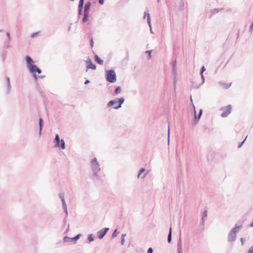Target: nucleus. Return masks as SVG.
<instances>
[{
  "mask_svg": "<svg viewBox=\"0 0 253 253\" xmlns=\"http://www.w3.org/2000/svg\"><path fill=\"white\" fill-rule=\"evenodd\" d=\"M25 59L27 66L30 73L33 74L36 73L40 74L42 73V70L34 64V61L30 56H26Z\"/></svg>",
  "mask_w": 253,
  "mask_h": 253,
  "instance_id": "nucleus-1",
  "label": "nucleus"
},
{
  "mask_svg": "<svg viewBox=\"0 0 253 253\" xmlns=\"http://www.w3.org/2000/svg\"><path fill=\"white\" fill-rule=\"evenodd\" d=\"M90 166L93 172V175L96 177V178L98 180H102V177L100 176L98 172L100 170V165L99 163L97 161V159L96 158H94L90 161Z\"/></svg>",
  "mask_w": 253,
  "mask_h": 253,
  "instance_id": "nucleus-2",
  "label": "nucleus"
},
{
  "mask_svg": "<svg viewBox=\"0 0 253 253\" xmlns=\"http://www.w3.org/2000/svg\"><path fill=\"white\" fill-rule=\"evenodd\" d=\"M125 102V99L123 97L120 98H115L109 101L107 104V107H113L114 109L118 110L121 108L122 105Z\"/></svg>",
  "mask_w": 253,
  "mask_h": 253,
  "instance_id": "nucleus-3",
  "label": "nucleus"
},
{
  "mask_svg": "<svg viewBox=\"0 0 253 253\" xmlns=\"http://www.w3.org/2000/svg\"><path fill=\"white\" fill-rule=\"evenodd\" d=\"M242 227V225H237L236 224L235 227L232 228L228 233V242H233L236 240L237 233L239 231Z\"/></svg>",
  "mask_w": 253,
  "mask_h": 253,
  "instance_id": "nucleus-4",
  "label": "nucleus"
},
{
  "mask_svg": "<svg viewBox=\"0 0 253 253\" xmlns=\"http://www.w3.org/2000/svg\"><path fill=\"white\" fill-rule=\"evenodd\" d=\"M105 77L106 81L110 83H114L116 81V74L113 70L106 71Z\"/></svg>",
  "mask_w": 253,
  "mask_h": 253,
  "instance_id": "nucleus-5",
  "label": "nucleus"
},
{
  "mask_svg": "<svg viewBox=\"0 0 253 253\" xmlns=\"http://www.w3.org/2000/svg\"><path fill=\"white\" fill-rule=\"evenodd\" d=\"M54 141L55 143V147H60L61 149H65V141L63 139H60L59 136L58 134H56Z\"/></svg>",
  "mask_w": 253,
  "mask_h": 253,
  "instance_id": "nucleus-6",
  "label": "nucleus"
},
{
  "mask_svg": "<svg viewBox=\"0 0 253 253\" xmlns=\"http://www.w3.org/2000/svg\"><path fill=\"white\" fill-rule=\"evenodd\" d=\"M232 107L231 105H228L224 108H222L220 110L223 112L221 114V117L225 118L227 117L231 112Z\"/></svg>",
  "mask_w": 253,
  "mask_h": 253,
  "instance_id": "nucleus-7",
  "label": "nucleus"
},
{
  "mask_svg": "<svg viewBox=\"0 0 253 253\" xmlns=\"http://www.w3.org/2000/svg\"><path fill=\"white\" fill-rule=\"evenodd\" d=\"M81 235V234H78L73 238H70L68 236H65L63 238V241L65 243L73 242L74 243H75L76 241L80 239Z\"/></svg>",
  "mask_w": 253,
  "mask_h": 253,
  "instance_id": "nucleus-8",
  "label": "nucleus"
},
{
  "mask_svg": "<svg viewBox=\"0 0 253 253\" xmlns=\"http://www.w3.org/2000/svg\"><path fill=\"white\" fill-rule=\"evenodd\" d=\"M109 228L106 227L101 229L97 232V236L98 239H102L105 236L107 232L109 231Z\"/></svg>",
  "mask_w": 253,
  "mask_h": 253,
  "instance_id": "nucleus-9",
  "label": "nucleus"
},
{
  "mask_svg": "<svg viewBox=\"0 0 253 253\" xmlns=\"http://www.w3.org/2000/svg\"><path fill=\"white\" fill-rule=\"evenodd\" d=\"M145 18H146L147 22V24H148L149 28H151V26H152V25H151L150 15L148 12H146V11H145L144 13L143 19Z\"/></svg>",
  "mask_w": 253,
  "mask_h": 253,
  "instance_id": "nucleus-10",
  "label": "nucleus"
},
{
  "mask_svg": "<svg viewBox=\"0 0 253 253\" xmlns=\"http://www.w3.org/2000/svg\"><path fill=\"white\" fill-rule=\"evenodd\" d=\"M192 106H193V110H194V115H195V118H194V124H196L198 123L201 117V115L199 114H198V115L197 116L196 115V110H195V106L194 105V104L192 103Z\"/></svg>",
  "mask_w": 253,
  "mask_h": 253,
  "instance_id": "nucleus-11",
  "label": "nucleus"
},
{
  "mask_svg": "<svg viewBox=\"0 0 253 253\" xmlns=\"http://www.w3.org/2000/svg\"><path fill=\"white\" fill-rule=\"evenodd\" d=\"M88 64L86 66L87 69H91L92 70H95L96 68V66L95 64H93L90 59H88V60L86 61Z\"/></svg>",
  "mask_w": 253,
  "mask_h": 253,
  "instance_id": "nucleus-12",
  "label": "nucleus"
},
{
  "mask_svg": "<svg viewBox=\"0 0 253 253\" xmlns=\"http://www.w3.org/2000/svg\"><path fill=\"white\" fill-rule=\"evenodd\" d=\"M91 5V3L90 1H88L85 3L84 7V12L89 13L90 7Z\"/></svg>",
  "mask_w": 253,
  "mask_h": 253,
  "instance_id": "nucleus-13",
  "label": "nucleus"
},
{
  "mask_svg": "<svg viewBox=\"0 0 253 253\" xmlns=\"http://www.w3.org/2000/svg\"><path fill=\"white\" fill-rule=\"evenodd\" d=\"M43 121L42 119L40 118L39 119V135L40 136L41 135V133H42V127H43Z\"/></svg>",
  "mask_w": 253,
  "mask_h": 253,
  "instance_id": "nucleus-14",
  "label": "nucleus"
},
{
  "mask_svg": "<svg viewBox=\"0 0 253 253\" xmlns=\"http://www.w3.org/2000/svg\"><path fill=\"white\" fill-rule=\"evenodd\" d=\"M6 80L7 93H9L11 90V85H10L9 78L8 77H6Z\"/></svg>",
  "mask_w": 253,
  "mask_h": 253,
  "instance_id": "nucleus-15",
  "label": "nucleus"
},
{
  "mask_svg": "<svg viewBox=\"0 0 253 253\" xmlns=\"http://www.w3.org/2000/svg\"><path fill=\"white\" fill-rule=\"evenodd\" d=\"M201 79H202V82L201 84H195L193 85V87L194 88H198L200 87V86L202 85L205 83V78L204 77L203 74H202V75H201Z\"/></svg>",
  "mask_w": 253,
  "mask_h": 253,
  "instance_id": "nucleus-16",
  "label": "nucleus"
},
{
  "mask_svg": "<svg viewBox=\"0 0 253 253\" xmlns=\"http://www.w3.org/2000/svg\"><path fill=\"white\" fill-rule=\"evenodd\" d=\"M94 60L95 62L98 63L99 65L103 64V61L97 55H95Z\"/></svg>",
  "mask_w": 253,
  "mask_h": 253,
  "instance_id": "nucleus-17",
  "label": "nucleus"
},
{
  "mask_svg": "<svg viewBox=\"0 0 253 253\" xmlns=\"http://www.w3.org/2000/svg\"><path fill=\"white\" fill-rule=\"evenodd\" d=\"M207 211L206 210L203 212V216H202V224L203 225L205 224V220H206V218H207Z\"/></svg>",
  "mask_w": 253,
  "mask_h": 253,
  "instance_id": "nucleus-18",
  "label": "nucleus"
},
{
  "mask_svg": "<svg viewBox=\"0 0 253 253\" xmlns=\"http://www.w3.org/2000/svg\"><path fill=\"white\" fill-rule=\"evenodd\" d=\"M89 13L84 12V17L83 18V22L85 23L88 20Z\"/></svg>",
  "mask_w": 253,
  "mask_h": 253,
  "instance_id": "nucleus-19",
  "label": "nucleus"
},
{
  "mask_svg": "<svg viewBox=\"0 0 253 253\" xmlns=\"http://www.w3.org/2000/svg\"><path fill=\"white\" fill-rule=\"evenodd\" d=\"M171 234H172V231H171V227L170 228L169 233L168 236V242L169 243H170L171 241Z\"/></svg>",
  "mask_w": 253,
  "mask_h": 253,
  "instance_id": "nucleus-20",
  "label": "nucleus"
},
{
  "mask_svg": "<svg viewBox=\"0 0 253 253\" xmlns=\"http://www.w3.org/2000/svg\"><path fill=\"white\" fill-rule=\"evenodd\" d=\"M177 250H182V240L181 237L179 238V239L178 241Z\"/></svg>",
  "mask_w": 253,
  "mask_h": 253,
  "instance_id": "nucleus-21",
  "label": "nucleus"
},
{
  "mask_svg": "<svg viewBox=\"0 0 253 253\" xmlns=\"http://www.w3.org/2000/svg\"><path fill=\"white\" fill-rule=\"evenodd\" d=\"M121 92V87L120 86H117L115 88L114 94L115 95H116L118 94L119 93H120Z\"/></svg>",
  "mask_w": 253,
  "mask_h": 253,
  "instance_id": "nucleus-22",
  "label": "nucleus"
},
{
  "mask_svg": "<svg viewBox=\"0 0 253 253\" xmlns=\"http://www.w3.org/2000/svg\"><path fill=\"white\" fill-rule=\"evenodd\" d=\"M119 234V232L117 229H116L113 234H112L111 237L112 238H114L117 236V235Z\"/></svg>",
  "mask_w": 253,
  "mask_h": 253,
  "instance_id": "nucleus-23",
  "label": "nucleus"
},
{
  "mask_svg": "<svg viewBox=\"0 0 253 253\" xmlns=\"http://www.w3.org/2000/svg\"><path fill=\"white\" fill-rule=\"evenodd\" d=\"M126 236V234H123L122 235V236H121V244L122 245H124V243H125V238Z\"/></svg>",
  "mask_w": 253,
  "mask_h": 253,
  "instance_id": "nucleus-24",
  "label": "nucleus"
},
{
  "mask_svg": "<svg viewBox=\"0 0 253 253\" xmlns=\"http://www.w3.org/2000/svg\"><path fill=\"white\" fill-rule=\"evenodd\" d=\"M59 197L60 198L62 202H63V201H65V199H64V193H60L59 194Z\"/></svg>",
  "mask_w": 253,
  "mask_h": 253,
  "instance_id": "nucleus-25",
  "label": "nucleus"
},
{
  "mask_svg": "<svg viewBox=\"0 0 253 253\" xmlns=\"http://www.w3.org/2000/svg\"><path fill=\"white\" fill-rule=\"evenodd\" d=\"M87 240L90 242L93 241H94V237L93 236V235L92 234H89L88 236Z\"/></svg>",
  "mask_w": 253,
  "mask_h": 253,
  "instance_id": "nucleus-26",
  "label": "nucleus"
},
{
  "mask_svg": "<svg viewBox=\"0 0 253 253\" xmlns=\"http://www.w3.org/2000/svg\"><path fill=\"white\" fill-rule=\"evenodd\" d=\"M177 75V68L176 67L173 66L172 67V76Z\"/></svg>",
  "mask_w": 253,
  "mask_h": 253,
  "instance_id": "nucleus-27",
  "label": "nucleus"
},
{
  "mask_svg": "<svg viewBox=\"0 0 253 253\" xmlns=\"http://www.w3.org/2000/svg\"><path fill=\"white\" fill-rule=\"evenodd\" d=\"M152 50H147L145 51V53L148 55V59H150L151 58V53Z\"/></svg>",
  "mask_w": 253,
  "mask_h": 253,
  "instance_id": "nucleus-28",
  "label": "nucleus"
},
{
  "mask_svg": "<svg viewBox=\"0 0 253 253\" xmlns=\"http://www.w3.org/2000/svg\"><path fill=\"white\" fill-rule=\"evenodd\" d=\"M231 83L230 84H222V85L224 86V87L226 89L228 88L231 86Z\"/></svg>",
  "mask_w": 253,
  "mask_h": 253,
  "instance_id": "nucleus-29",
  "label": "nucleus"
},
{
  "mask_svg": "<svg viewBox=\"0 0 253 253\" xmlns=\"http://www.w3.org/2000/svg\"><path fill=\"white\" fill-rule=\"evenodd\" d=\"M184 5V2L183 1H181L180 2V6H179V9L181 10H183Z\"/></svg>",
  "mask_w": 253,
  "mask_h": 253,
  "instance_id": "nucleus-30",
  "label": "nucleus"
},
{
  "mask_svg": "<svg viewBox=\"0 0 253 253\" xmlns=\"http://www.w3.org/2000/svg\"><path fill=\"white\" fill-rule=\"evenodd\" d=\"M143 178H144V177L145 176V175H146L147 174H148L149 170H145L144 168H143Z\"/></svg>",
  "mask_w": 253,
  "mask_h": 253,
  "instance_id": "nucleus-31",
  "label": "nucleus"
},
{
  "mask_svg": "<svg viewBox=\"0 0 253 253\" xmlns=\"http://www.w3.org/2000/svg\"><path fill=\"white\" fill-rule=\"evenodd\" d=\"M173 84H174V87L175 88L176 87V75L173 76Z\"/></svg>",
  "mask_w": 253,
  "mask_h": 253,
  "instance_id": "nucleus-32",
  "label": "nucleus"
},
{
  "mask_svg": "<svg viewBox=\"0 0 253 253\" xmlns=\"http://www.w3.org/2000/svg\"><path fill=\"white\" fill-rule=\"evenodd\" d=\"M62 203V207H63V209L64 210L67 209V206L65 201H63Z\"/></svg>",
  "mask_w": 253,
  "mask_h": 253,
  "instance_id": "nucleus-33",
  "label": "nucleus"
},
{
  "mask_svg": "<svg viewBox=\"0 0 253 253\" xmlns=\"http://www.w3.org/2000/svg\"><path fill=\"white\" fill-rule=\"evenodd\" d=\"M205 71H206V68L204 66H203L201 69L200 75H202V74H203V72H205Z\"/></svg>",
  "mask_w": 253,
  "mask_h": 253,
  "instance_id": "nucleus-34",
  "label": "nucleus"
},
{
  "mask_svg": "<svg viewBox=\"0 0 253 253\" xmlns=\"http://www.w3.org/2000/svg\"><path fill=\"white\" fill-rule=\"evenodd\" d=\"M83 7H84V4L79 3L78 9L83 10Z\"/></svg>",
  "mask_w": 253,
  "mask_h": 253,
  "instance_id": "nucleus-35",
  "label": "nucleus"
},
{
  "mask_svg": "<svg viewBox=\"0 0 253 253\" xmlns=\"http://www.w3.org/2000/svg\"><path fill=\"white\" fill-rule=\"evenodd\" d=\"M142 173V168H140L138 174L137 175V178H139L140 176V175Z\"/></svg>",
  "mask_w": 253,
  "mask_h": 253,
  "instance_id": "nucleus-36",
  "label": "nucleus"
},
{
  "mask_svg": "<svg viewBox=\"0 0 253 253\" xmlns=\"http://www.w3.org/2000/svg\"><path fill=\"white\" fill-rule=\"evenodd\" d=\"M38 34H39V32L34 33L31 34V37L33 38L35 37L36 36H37L38 35Z\"/></svg>",
  "mask_w": 253,
  "mask_h": 253,
  "instance_id": "nucleus-37",
  "label": "nucleus"
},
{
  "mask_svg": "<svg viewBox=\"0 0 253 253\" xmlns=\"http://www.w3.org/2000/svg\"><path fill=\"white\" fill-rule=\"evenodd\" d=\"M246 138H247V137L245 138V139L242 142H241V143H239L238 146V148H240V147H242V146L244 144V143Z\"/></svg>",
  "mask_w": 253,
  "mask_h": 253,
  "instance_id": "nucleus-38",
  "label": "nucleus"
},
{
  "mask_svg": "<svg viewBox=\"0 0 253 253\" xmlns=\"http://www.w3.org/2000/svg\"><path fill=\"white\" fill-rule=\"evenodd\" d=\"M248 253H253V245L249 249Z\"/></svg>",
  "mask_w": 253,
  "mask_h": 253,
  "instance_id": "nucleus-39",
  "label": "nucleus"
},
{
  "mask_svg": "<svg viewBox=\"0 0 253 253\" xmlns=\"http://www.w3.org/2000/svg\"><path fill=\"white\" fill-rule=\"evenodd\" d=\"M6 35L7 37V39H8V41H10V34L9 32H6Z\"/></svg>",
  "mask_w": 253,
  "mask_h": 253,
  "instance_id": "nucleus-40",
  "label": "nucleus"
},
{
  "mask_svg": "<svg viewBox=\"0 0 253 253\" xmlns=\"http://www.w3.org/2000/svg\"><path fill=\"white\" fill-rule=\"evenodd\" d=\"M153 250L152 248H149L147 251V253H152Z\"/></svg>",
  "mask_w": 253,
  "mask_h": 253,
  "instance_id": "nucleus-41",
  "label": "nucleus"
},
{
  "mask_svg": "<svg viewBox=\"0 0 253 253\" xmlns=\"http://www.w3.org/2000/svg\"><path fill=\"white\" fill-rule=\"evenodd\" d=\"M240 240H241L242 245H243L246 241L245 239L243 238H241Z\"/></svg>",
  "mask_w": 253,
  "mask_h": 253,
  "instance_id": "nucleus-42",
  "label": "nucleus"
},
{
  "mask_svg": "<svg viewBox=\"0 0 253 253\" xmlns=\"http://www.w3.org/2000/svg\"><path fill=\"white\" fill-rule=\"evenodd\" d=\"M98 2L100 4L102 5L104 3V0H98Z\"/></svg>",
  "mask_w": 253,
  "mask_h": 253,
  "instance_id": "nucleus-43",
  "label": "nucleus"
},
{
  "mask_svg": "<svg viewBox=\"0 0 253 253\" xmlns=\"http://www.w3.org/2000/svg\"><path fill=\"white\" fill-rule=\"evenodd\" d=\"M172 63V66H174L175 67H176V60H173Z\"/></svg>",
  "mask_w": 253,
  "mask_h": 253,
  "instance_id": "nucleus-44",
  "label": "nucleus"
},
{
  "mask_svg": "<svg viewBox=\"0 0 253 253\" xmlns=\"http://www.w3.org/2000/svg\"><path fill=\"white\" fill-rule=\"evenodd\" d=\"M82 10H80L78 9V16H80L82 14Z\"/></svg>",
  "mask_w": 253,
  "mask_h": 253,
  "instance_id": "nucleus-45",
  "label": "nucleus"
},
{
  "mask_svg": "<svg viewBox=\"0 0 253 253\" xmlns=\"http://www.w3.org/2000/svg\"><path fill=\"white\" fill-rule=\"evenodd\" d=\"M90 45H91V47H93V38H91V40H90Z\"/></svg>",
  "mask_w": 253,
  "mask_h": 253,
  "instance_id": "nucleus-46",
  "label": "nucleus"
},
{
  "mask_svg": "<svg viewBox=\"0 0 253 253\" xmlns=\"http://www.w3.org/2000/svg\"><path fill=\"white\" fill-rule=\"evenodd\" d=\"M33 76L35 80H37L39 78V76H38L36 74H33Z\"/></svg>",
  "mask_w": 253,
  "mask_h": 253,
  "instance_id": "nucleus-47",
  "label": "nucleus"
},
{
  "mask_svg": "<svg viewBox=\"0 0 253 253\" xmlns=\"http://www.w3.org/2000/svg\"><path fill=\"white\" fill-rule=\"evenodd\" d=\"M221 9H217V8H215L213 9V11L214 12H217L219 11V10H220ZM213 13H215V12H213Z\"/></svg>",
  "mask_w": 253,
  "mask_h": 253,
  "instance_id": "nucleus-48",
  "label": "nucleus"
},
{
  "mask_svg": "<svg viewBox=\"0 0 253 253\" xmlns=\"http://www.w3.org/2000/svg\"><path fill=\"white\" fill-rule=\"evenodd\" d=\"M89 83H90V81L88 80H87L84 82V84H89Z\"/></svg>",
  "mask_w": 253,
  "mask_h": 253,
  "instance_id": "nucleus-49",
  "label": "nucleus"
},
{
  "mask_svg": "<svg viewBox=\"0 0 253 253\" xmlns=\"http://www.w3.org/2000/svg\"><path fill=\"white\" fill-rule=\"evenodd\" d=\"M169 128L168 129V144H169Z\"/></svg>",
  "mask_w": 253,
  "mask_h": 253,
  "instance_id": "nucleus-50",
  "label": "nucleus"
},
{
  "mask_svg": "<svg viewBox=\"0 0 253 253\" xmlns=\"http://www.w3.org/2000/svg\"><path fill=\"white\" fill-rule=\"evenodd\" d=\"M64 211H65V213H66V216H68V210H67V209H66V210H64Z\"/></svg>",
  "mask_w": 253,
  "mask_h": 253,
  "instance_id": "nucleus-51",
  "label": "nucleus"
},
{
  "mask_svg": "<svg viewBox=\"0 0 253 253\" xmlns=\"http://www.w3.org/2000/svg\"><path fill=\"white\" fill-rule=\"evenodd\" d=\"M84 0H80L79 3L84 4Z\"/></svg>",
  "mask_w": 253,
  "mask_h": 253,
  "instance_id": "nucleus-52",
  "label": "nucleus"
},
{
  "mask_svg": "<svg viewBox=\"0 0 253 253\" xmlns=\"http://www.w3.org/2000/svg\"><path fill=\"white\" fill-rule=\"evenodd\" d=\"M69 229V225H68V228H67V229L66 230V232H65V233H67L68 232Z\"/></svg>",
  "mask_w": 253,
  "mask_h": 253,
  "instance_id": "nucleus-53",
  "label": "nucleus"
},
{
  "mask_svg": "<svg viewBox=\"0 0 253 253\" xmlns=\"http://www.w3.org/2000/svg\"><path fill=\"white\" fill-rule=\"evenodd\" d=\"M202 112H203L202 110V109H200V111H199V114H200V115H202Z\"/></svg>",
  "mask_w": 253,
  "mask_h": 253,
  "instance_id": "nucleus-54",
  "label": "nucleus"
},
{
  "mask_svg": "<svg viewBox=\"0 0 253 253\" xmlns=\"http://www.w3.org/2000/svg\"><path fill=\"white\" fill-rule=\"evenodd\" d=\"M150 33L151 34H153V31H152V26H151V28H150Z\"/></svg>",
  "mask_w": 253,
  "mask_h": 253,
  "instance_id": "nucleus-55",
  "label": "nucleus"
},
{
  "mask_svg": "<svg viewBox=\"0 0 253 253\" xmlns=\"http://www.w3.org/2000/svg\"><path fill=\"white\" fill-rule=\"evenodd\" d=\"M44 77V76H39V78L42 79Z\"/></svg>",
  "mask_w": 253,
  "mask_h": 253,
  "instance_id": "nucleus-56",
  "label": "nucleus"
},
{
  "mask_svg": "<svg viewBox=\"0 0 253 253\" xmlns=\"http://www.w3.org/2000/svg\"><path fill=\"white\" fill-rule=\"evenodd\" d=\"M178 253H182V250H178Z\"/></svg>",
  "mask_w": 253,
  "mask_h": 253,
  "instance_id": "nucleus-57",
  "label": "nucleus"
},
{
  "mask_svg": "<svg viewBox=\"0 0 253 253\" xmlns=\"http://www.w3.org/2000/svg\"><path fill=\"white\" fill-rule=\"evenodd\" d=\"M64 221V223H65L66 222V221H67V219H66V218H65L64 219V221Z\"/></svg>",
  "mask_w": 253,
  "mask_h": 253,
  "instance_id": "nucleus-58",
  "label": "nucleus"
},
{
  "mask_svg": "<svg viewBox=\"0 0 253 253\" xmlns=\"http://www.w3.org/2000/svg\"><path fill=\"white\" fill-rule=\"evenodd\" d=\"M71 29V25L69 26V28H68V31H69Z\"/></svg>",
  "mask_w": 253,
  "mask_h": 253,
  "instance_id": "nucleus-59",
  "label": "nucleus"
},
{
  "mask_svg": "<svg viewBox=\"0 0 253 253\" xmlns=\"http://www.w3.org/2000/svg\"><path fill=\"white\" fill-rule=\"evenodd\" d=\"M2 31H3L2 30H1V29L0 30V32H2Z\"/></svg>",
  "mask_w": 253,
  "mask_h": 253,
  "instance_id": "nucleus-60",
  "label": "nucleus"
},
{
  "mask_svg": "<svg viewBox=\"0 0 253 253\" xmlns=\"http://www.w3.org/2000/svg\"><path fill=\"white\" fill-rule=\"evenodd\" d=\"M191 101L192 102V98L191 97Z\"/></svg>",
  "mask_w": 253,
  "mask_h": 253,
  "instance_id": "nucleus-61",
  "label": "nucleus"
},
{
  "mask_svg": "<svg viewBox=\"0 0 253 253\" xmlns=\"http://www.w3.org/2000/svg\"><path fill=\"white\" fill-rule=\"evenodd\" d=\"M157 1L159 2L160 1V0H157Z\"/></svg>",
  "mask_w": 253,
  "mask_h": 253,
  "instance_id": "nucleus-62",
  "label": "nucleus"
}]
</instances>
